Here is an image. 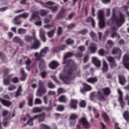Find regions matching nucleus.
<instances>
[{"label": "nucleus", "mask_w": 129, "mask_h": 129, "mask_svg": "<svg viewBox=\"0 0 129 129\" xmlns=\"http://www.w3.org/2000/svg\"><path fill=\"white\" fill-rule=\"evenodd\" d=\"M115 10L113 9L112 10V17L111 19L109 20V25H115L116 27L113 28V31H115L120 27L124 23V15L123 14L120 13L118 17H116L115 14H114Z\"/></svg>", "instance_id": "obj_1"}, {"label": "nucleus", "mask_w": 129, "mask_h": 129, "mask_svg": "<svg viewBox=\"0 0 129 129\" xmlns=\"http://www.w3.org/2000/svg\"><path fill=\"white\" fill-rule=\"evenodd\" d=\"M34 118H39V121L40 122L44 121V119H45V114L36 115L34 116L33 118H31L30 115L27 114L26 116L24 118H22V119L23 121L29 120L27 124L29 125H33V119H34Z\"/></svg>", "instance_id": "obj_2"}, {"label": "nucleus", "mask_w": 129, "mask_h": 129, "mask_svg": "<svg viewBox=\"0 0 129 129\" xmlns=\"http://www.w3.org/2000/svg\"><path fill=\"white\" fill-rule=\"evenodd\" d=\"M75 72V69L72 68L68 71L67 77L64 76L63 75H60L59 77L66 84H69L71 80H72V74Z\"/></svg>", "instance_id": "obj_3"}, {"label": "nucleus", "mask_w": 129, "mask_h": 129, "mask_svg": "<svg viewBox=\"0 0 129 129\" xmlns=\"http://www.w3.org/2000/svg\"><path fill=\"white\" fill-rule=\"evenodd\" d=\"M47 52H48V48L47 47H45L42 49H41L39 53L35 52L34 53V57H35V60H40L41 62L39 66H41L42 64H45V62H44V60L41 59V57H44V56H45V54L47 53Z\"/></svg>", "instance_id": "obj_4"}, {"label": "nucleus", "mask_w": 129, "mask_h": 129, "mask_svg": "<svg viewBox=\"0 0 129 129\" xmlns=\"http://www.w3.org/2000/svg\"><path fill=\"white\" fill-rule=\"evenodd\" d=\"M98 19L99 20V26L100 28H104L105 23L104 22V12L102 10L98 11Z\"/></svg>", "instance_id": "obj_5"}, {"label": "nucleus", "mask_w": 129, "mask_h": 129, "mask_svg": "<svg viewBox=\"0 0 129 129\" xmlns=\"http://www.w3.org/2000/svg\"><path fill=\"white\" fill-rule=\"evenodd\" d=\"M40 46H41V43H40L38 39H35L34 43L31 44L28 48L31 50H37L40 48Z\"/></svg>", "instance_id": "obj_6"}, {"label": "nucleus", "mask_w": 129, "mask_h": 129, "mask_svg": "<svg viewBox=\"0 0 129 129\" xmlns=\"http://www.w3.org/2000/svg\"><path fill=\"white\" fill-rule=\"evenodd\" d=\"M46 92H47L46 88L44 86H40L39 89L37 90L36 95L37 96H42V95H44Z\"/></svg>", "instance_id": "obj_7"}, {"label": "nucleus", "mask_w": 129, "mask_h": 129, "mask_svg": "<svg viewBox=\"0 0 129 129\" xmlns=\"http://www.w3.org/2000/svg\"><path fill=\"white\" fill-rule=\"evenodd\" d=\"M128 60H129V54L124 55L123 57V64L125 68H126V69H127V70H128L129 71V62H128Z\"/></svg>", "instance_id": "obj_8"}, {"label": "nucleus", "mask_w": 129, "mask_h": 129, "mask_svg": "<svg viewBox=\"0 0 129 129\" xmlns=\"http://www.w3.org/2000/svg\"><path fill=\"white\" fill-rule=\"evenodd\" d=\"M79 123H81V124H83V125H84V126H86V128H89V122L87 121V120H86V118H81L79 121Z\"/></svg>", "instance_id": "obj_9"}, {"label": "nucleus", "mask_w": 129, "mask_h": 129, "mask_svg": "<svg viewBox=\"0 0 129 129\" xmlns=\"http://www.w3.org/2000/svg\"><path fill=\"white\" fill-rule=\"evenodd\" d=\"M106 59L107 61L109 62L111 68L116 67V63H115V61H114V58H113V57L111 56H107Z\"/></svg>", "instance_id": "obj_10"}, {"label": "nucleus", "mask_w": 129, "mask_h": 129, "mask_svg": "<svg viewBox=\"0 0 129 129\" xmlns=\"http://www.w3.org/2000/svg\"><path fill=\"white\" fill-rule=\"evenodd\" d=\"M118 93L119 94V101L122 108H123V105H125V103L123 102V100L122 99V92H121L120 90L118 89Z\"/></svg>", "instance_id": "obj_11"}, {"label": "nucleus", "mask_w": 129, "mask_h": 129, "mask_svg": "<svg viewBox=\"0 0 129 129\" xmlns=\"http://www.w3.org/2000/svg\"><path fill=\"white\" fill-rule=\"evenodd\" d=\"M78 116L76 114H71L70 116V119H71L70 124L71 125H74L76 123L75 119L78 118Z\"/></svg>", "instance_id": "obj_12"}, {"label": "nucleus", "mask_w": 129, "mask_h": 129, "mask_svg": "<svg viewBox=\"0 0 129 129\" xmlns=\"http://www.w3.org/2000/svg\"><path fill=\"white\" fill-rule=\"evenodd\" d=\"M88 50L92 54L95 53V52H96V50H97V45H96V44L91 43L88 48Z\"/></svg>", "instance_id": "obj_13"}, {"label": "nucleus", "mask_w": 129, "mask_h": 129, "mask_svg": "<svg viewBox=\"0 0 129 129\" xmlns=\"http://www.w3.org/2000/svg\"><path fill=\"white\" fill-rule=\"evenodd\" d=\"M78 103V101H77V100L72 99L71 100L70 106L71 108H73V109H76V108H77Z\"/></svg>", "instance_id": "obj_14"}, {"label": "nucleus", "mask_w": 129, "mask_h": 129, "mask_svg": "<svg viewBox=\"0 0 129 129\" xmlns=\"http://www.w3.org/2000/svg\"><path fill=\"white\" fill-rule=\"evenodd\" d=\"M39 36L43 42H46V38L45 37V31L43 29H39Z\"/></svg>", "instance_id": "obj_15"}, {"label": "nucleus", "mask_w": 129, "mask_h": 129, "mask_svg": "<svg viewBox=\"0 0 129 129\" xmlns=\"http://www.w3.org/2000/svg\"><path fill=\"white\" fill-rule=\"evenodd\" d=\"M112 54L113 55H118V56H121V50L118 48H114L112 50Z\"/></svg>", "instance_id": "obj_16"}, {"label": "nucleus", "mask_w": 129, "mask_h": 129, "mask_svg": "<svg viewBox=\"0 0 129 129\" xmlns=\"http://www.w3.org/2000/svg\"><path fill=\"white\" fill-rule=\"evenodd\" d=\"M49 66L51 69H55L59 66V63L56 61H52L50 62Z\"/></svg>", "instance_id": "obj_17"}, {"label": "nucleus", "mask_w": 129, "mask_h": 129, "mask_svg": "<svg viewBox=\"0 0 129 129\" xmlns=\"http://www.w3.org/2000/svg\"><path fill=\"white\" fill-rule=\"evenodd\" d=\"M92 61L93 63H94L96 67H100L101 64L100 63V60H99L98 58L96 57H92Z\"/></svg>", "instance_id": "obj_18"}, {"label": "nucleus", "mask_w": 129, "mask_h": 129, "mask_svg": "<svg viewBox=\"0 0 129 129\" xmlns=\"http://www.w3.org/2000/svg\"><path fill=\"white\" fill-rule=\"evenodd\" d=\"M96 98L98 100H100L101 101H102L103 100H105V98L104 97V95L102 94V92L101 91H98L97 93V95H96Z\"/></svg>", "instance_id": "obj_19"}, {"label": "nucleus", "mask_w": 129, "mask_h": 129, "mask_svg": "<svg viewBox=\"0 0 129 129\" xmlns=\"http://www.w3.org/2000/svg\"><path fill=\"white\" fill-rule=\"evenodd\" d=\"M28 17H29V13H24L16 16L14 20V21H18L20 18H24V19H26V18H28Z\"/></svg>", "instance_id": "obj_20"}, {"label": "nucleus", "mask_w": 129, "mask_h": 129, "mask_svg": "<svg viewBox=\"0 0 129 129\" xmlns=\"http://www.w3.org/2000/svg\"><path fill=\"white\" fill-rule=\"evenodd\" d=\"M0 102L3 104L5 106H11L12 105V102L8 101H6L4 99L0 98Z\"/></svg>", "instance_id": "obj_21"}, {"label": "nucleus", "mask_w": 129, "mask_h": 129, "mask_svg": "<svg viewBox=\"0 0 129 129\" xmlns=\"http://www.w3.org/2000/svg\"><path fill=\"white\" fill-rule=\"evenodd\" d=\"M86 22L87 23H91L92 26L93 28H94L95 27V21L94 20H93V18H92L91 17H88L86 20Z\"/></svg>", "instance_id": "obj_22"}, {"label": "nucleus", "mask_w": 129, "mask_h": 129, "mask_svg": "<svg viewBox=\"0 0 129 129\" xmlns=\"http://www.w3.org/2000/svg\"><path fill=\"white\" fill-rule=\"evenodd\" d=\"M90 36L91 38H92L93 41H94V42H97V37L96 36V34H95V33L93 31H91L90 33Z\"/></svg>", "instance_id": "obj_23"}, {"label": "nucleus", "mask_w": 129, "mask_h": 129, "mask_svg": "<svg viewBox=\"0 0 129 129\" xmlns=\"http://www.w3.org/2000/svg\"><path fill=\"white\" fill-rule=\"evenodd\" d=\"M108 70V66H107V63L105 61V60H103V68H102V71L103 72H106Z\"/></svg>", "instance_id": "obj_24"}, {"label": "nucleus", "mask_w": 129, "mask_h": 129, "mask_svg": "<svg viewBox=\"0 0 129 129\" xmlns=\"http://www.w3.org/2000/svg\"><path fill=\"white\" fill-rule=\"evenodd\" d=\"M87 81L89 82V83H95V82H97V78H90L87 79Z\"/></svg>", "instance_id": "obj_25"}, {"label": "nucleus", "mask_w": 129, "mask_h": 129, "mask_svg": "<svg viewBox=\"0 0 129 129\" xmlns=\"http://www.w3.org/2000/svg\"><path fill=\"white\" fill-rule=\"evenodd\" d=\"M113 45V42L111 41V40H108L107 41L106 44V48L108 50V49H110L111 47H112V45Z\"/></svg>", "instance_id": "obj_26"}, {"label": "nucleus", "mask_w": 129, "mask_h": 129, "mask_svg": "<svg viewBox=\"0 0 129 129\" xmlns=\"http://www.w3.org/2000/svg\"><path fill=\"white\" fill-rule=\"evenodd\" d=\"M20 71L22 74V77L21 78H20V80L22 81H24V80H25V79H26V77H27V74H26V73H25V71H24V69H21Z\"/></svg>", "instance_id": "obj_27"}, {"label": "nucleus", "mask_w": 129, "mask_h": 129, "mask_svg": "<svg viewBox=\"0 0 129 129\" xmlns=\"http://www.w3.org/2000/svg\"><path fill=\"white\" fill-rule=\"evenodd\" d=\"M38 19H40V17L38 16V12H36L32 14V16L30 18V21H32V20H38Z\"/></svg>", "instance_id": "obj_28"}, {"label": "nucleus", "mask_w": 129, "mask_h": 129, "mask_svg": "<svg viewBox=\"0 0 129 129\" xmlns=\"http://www.w3.org/2000/svg\"><path fill=\"white\" fill-rule=\"evenodd\" d=\"M119 83L121 84V85H123L125 82L124 77L122 76H119Z\"/></svg>", "instance_id": "obj_29"}, {"label": "nucleus", "mask_w": 129, "mask_h": 129, "mask_svg": "<svg viewBox=\"0 0 129 129\" xmlns=\"http://www.w3.org/2000/svg\"><path fill=\"white\" fill-rule=\"evenodd\" d=\"M72 53L71 52H69L64 54L63 57V61L64 62H63V64H65V63H66V58H69V57H72Z\"/></svg>", "instance_id": "obj_30"}, {"label": "nucleus", "mask_w": 129, "mask_h": 129, "mask_svg": "<svg viewBox=\"0 0 129 129\" xmlns=\"http://www.w3.org/2000/svg\"><path fill=\"white\" fill-rule=\"evenodd\" d=\"M104 95H109L110 94V90L108 88H104L102 90Z\"/></svg>", "instance_id": "obj_31"}, {"label": "nucleus", "mask_w": 129, "mask_h": 129, "mask_svg": "<svg viewBox=\"0 0 129 129\" xmlns=\"http://www.w3.org/2000/svg\"><path fill=\"white\" fill-rule=\"evenodd\" d=\"M83 85L84 89L86 91H90V90L92 89L91 87L87 84H83Z\"/></svg>", "instance_id": "obj_32"}, {"label": "nucleus", "mask_w": 129, "mask_h": 129, "mask_svg": "<svg viewBox=\"0 0 129 129\" xmlns=\"http://www.w3.org/2000/svg\"><path fill=\"white\" fill-rule=\"evenodd\" d=\"M59 102H66L67 101V98L65 96H61L58 98Z\"/></svg>", "instance_id": "obj_33"}, {"label": "nucleus", "mask_w": 129, "mask_h": 129, "mask_svg": "<svg viewBox=\"0 0 129 129\" xmlns=\"http://www.w3.org/2000/svg\"><path fill=\"white\" fill-rule=\"evenodd\" d=\"M41 111H42V110L39 107H35L32 109V112H34V113H37V112H41Z\"/></svg>", "instance_id": "obj_34"}, {"label": "nucleus", "mask_w": 129, "mask_h": 129, "mask_svg": "<svg viewBox=\"0 0 129 129\" xmlns=\"http://www.w3.org/2000/svg\"><path fill=\"white\" fill-rule=\"evenodd\" d=\"M123 116L126 120H128L129 119V113L127 111H125L123 114Z\"/></svg>", "instance_id": "obj_35"}, {"label": "nucleus", "mask_w": 129, "mask_h": 129, "mask_svg": "<svg viewBox=\"0 0 129 129\" xmlns=\"http://www.w3.org/2000/svg\"><path fill=\"white\" fill-rule=\"evenodd\" d=\"M27 31L26 29H24L23 28H19L18 29V33L20 34L21 35H24V34H26Z\"/></svg>", "instance_id": "obj_36"}, {"label": "nucleus", "mask_w": 129, "mask_h": 129, "mask_svg": "<svg viewBox=\"0 0 129 129\" xmlns=\"http://www.w3.org/2000/svg\"><path fill=\"white\" fill-rule=\"evenodd\" d=\"M102 116L106 121H107V120H108L109 119L108 118V116L107 115L106 113H105L104 112H102Z\"/></svg>", "instance_id": "obj_37"}, {"label": "nucleus", "mask_w": 129, "mask_h": 129, "mask_svg": "<svg viewBox=\"0 0 129 129\" xmlns=\"http://www.w3.org/2000/svg\"><path fill=\"white\" fill-rule=\"evenodd\" d=\"M40 129H51L50 126L45 124H41L40 125Z\"/></svg>", "instance_id": "obj_38"}, {"label": "nucleus", "mask_w": 129, "mask_h": 129, "mask_svg": "<svg viewBox=\"0 0 129 129\" xmlns=\"http://www.w3.org/2000/svg\"><path fill=\"white\" fill-rule=\"evenodd\" d=\"M22 91V86H20L18 87V91L16 93L15 97H18L20 94V92Z\"/></svg>", "instance_id": "obj_39"}, {"label": "nucleus", "mask_w": 129, "mask_h": 129, "mask_svg": "<svg viewBox=\"0 0 129 129\" xmlns=\"http://www.w3.org/2000/svg\"><path fill=\"white\" fill-rule=\"evenodd\" d=\"M3 116H10L11 115V113L8 112L7 110H4L3 111Z\"/></svg>", "instance_id": "obj_40"}, {"label": "nucleus", "mask_w": 129, "mask_h": 129, "mask_svg": "<svg viewBox=\"0 0 129 129\" xmlns=\"http://www.w3.org/2000/svg\"><path fill=\"white\" fill-rule=\"evenodd\" d=\"M55 33V30H52L51 31L47 32V36L49 38H52L53 36H54V34Z\"/></svg>", "instance_id": "obj_41"}, {"label": "nucleus", "mask_w": 129, "mask_h": 129, "mask_svg": "<svg viewBox=\"0 0 129 129\" xmlns=\"http://www.w3.org/2000/svg\"><path fill=\"white\" fill-rule=\"evenodd\" d=\"M24 40L27 42H31L32 41V37L29 35H26L24 36Z\"/></svg>", "instance_id": "obj_42"}, {"label": "nucleus", "mask_w": 129, "mask_h": 129, "mask_svg": "<svg viewBox=\"0 0 129 129\" xmlns=\"http://www.w3.org/2000/svg\"><path fill=\"white\" fill-rule=\"evenodd\" d=\"M16 88H17L16 86L11 85L8 87V90H9V91H13V90H15Z\"/></svg>", "instance_id": "obj_43"}, {"label": "nucleus", "mask_w": 129, "mask_h": 129, "mask_svg": "<svg viewBox=\"0 0 129 129\" xmlns=\"http://www.w3.org/2000/svg\"><path fill=\"white\" fill-rule=\"evenodd\" d=\"M66 42L67 45H72L74 43V41L71 39H67Z\"/></svg>", "instance_id": "obj_44"}, {"label": "nucleus", "mask_w": 129, "mask_h": 129, "mask_svg": "<svg viewBox=\"0 0 129 129\" xmlns=\"http://www.w3.org/2000/svg\"><path fill=\"white\" fill-rule=\"evenodd\" d=\"M20 41H21V39L17 36L14 37L13 39L14 43H19Z\"/></svg>", "instance_id": "obj_45"}, {"label": "nucleus", "mask_w": 129, "mask_h": 129, "mask_svg": "<svg viewBox=\"0 0 129 129\" xmlns=\"http://www.w3.org/2000/svg\"><path fill=\"white\" fill-rule=\"evenodd\" d=\"M80 107H85L86 106V104L85 103V101H81V102L79 104Z\"/></svg>", "instance_id": "obj_46"}, {"label": "nucleus", "mask_w": 129, "mask_h": 129, "mask_svg": "<svg viewBox=\"0 0 129 129\" xmlns=\"http://www.w3.org/2000/svg\"><path fill=\"white\" fill-rule=\"evenodd\" d=\"M111 38H116L117 39H119V35L115 32H114L111 35Z\"/></svg>", "instance_id": "obj_47"}, {"label": "nucleus", "mask_w": 129, "mask_h": 129, "mask_svg": "<svg viewBox=\"0 0 129 129\" xmlns=\"http://www.w3.org/2000/svg\"><path fill=\"white\" fill-rule=\"evenodd\" d=\"M8 123H9V121H8V119L4 118L3 122V124L4 126H7Z\"/></svg>", "instance_id": "obj_48"}, {"label": "nucleus", "mask_w": 129, "mask_h": 129, "mask_svg": "<svg viewBox=\"0 0 129 129\" xmlns=\"http://www.w3.org/2000/svg\"><path fill=\"white\" fill-rule=\"evenodd\" d=\"M35 104H42V101L39 98L35 99Z\"/></svg>", "instance_id": "obj_49"}, {"label": "nucleus", "mask_w": 129, "mask_h": 129, "mask_svg": "<svg viewBox=\"0 0 129 129\" xmlns=\"http://www.w3.org/2000/svg\"><path fill=\"white\" fill-rule=\"evenodd\" d=\"M57 110H58V111H63V110H64V106L61 105L58 106Z\"/></svg>", "instance_id": "obj_50"}, {"label": "nucleus", "mask_w": 129, "mask_h": 129, "mask_svg": "<svg viewBox=\"0 0 129 129\" xmlns=\"http://www.w3.org/2000/svg\"><path fill=\"white\" fill-rule=\"evenodd\" d=\"M29 106H33V98H30L28 100Z\"/></svg>", "instance_id": "obj_51"}, {"label": "nucleus", "mask_w": 129, "mask_h": 129, "mask_svg": "<svg viewBox=\"0 0 129 129\" xmlns=\"http://www.w3.org/2000/svg\"><path fill=\"white\" fill-rule=\"evenodd\" d=\"M48 87L49 88H55V86L54 85H53L52 82H49L48 83Z\"/></svg>", "instance_id": "obj_52"}, {"label": "nucleus", "mask_w": 129, "mask_h": 129, "mask_svg": "<svg viewBox=\"0 0 129 129\" xmlns=\"http://www.w3.org/2000/svg\"><path fill=\"white\" fill-rule=\"evenodd\" d=\"M98 54L100 56H103L104 55V50L102 49H100L98 51Z\"/></svg>", "instance_id": "obj_53"}, {"label": "nucleus", "mask_w": 129, "mask_h": 129, "mask_svg": "<svg viewBox=\"0 0 129 129\" xmlns=\"http://www.w3.org/2000/svg\"><path fill=\"white\" fill-rule=\"evenodd\" d=\"M78 48L81 52H84L85 51V47L84 46H79Z\"/></svg>", "instance_id": "obj_54"}, {"label": "nucleus", "mask_w": 129, "mask_h": 129, "mask_svg": "<svg viewBox=\"0 0 129 129\" xmlns=\"http://www.w3.org/2000/svg\"><path fill=\"white\" fill-rule=\"evenodd\" d=\"M12 81L13 83H17L19 82V79L17 77H15L12 79Z\"/></svg>", "instance_id": "obj_55"}, {"label": "nucleus", "mask_w": 129, "mask_h": 129, "mask_svg": "<svg viewBox=\"0 0 129 129\" xmlns=\"http://www.w3.org/2000/svg\"><path fill=\"white\" fill-rule=\"evenodd\" d=\"M9 83H10V79L9 78H8L7 80H4V84L5 85H8V84H9Z\"/></svg>", "instance_id": "obj_56"}, {"label": "nucleus", "mask_w": 129, "mask_h": 129, "mask_svg": "<svg viewBox=\"0 0 129 129\" xmlns=\"http://www.w3.org/2000/svg\"><path fill=\"white\" fill-rule=\"evenodd\" d=\"M61 33H62V28H61V27H59L58 28L57 34L58 35H61Z\"/></svg>", "instance_id": "obj_57"}, {"label": "nucleus", "mask_w": 129, "mask_h": 129, "mask_svg": "<svg viewBox=\"0 0 129 129\" xmlns=\"http://www.w3.org/2000/svg\"><path fill=\"white\" fill-rule=\"evenodd\" d=\"M48 12L47 11L44 10H40V14L41 16H45L46 14H47Z\"/></svg>", "instance_id": "obj_58"}, {"label": "nucleus", "mask_w": 129, "mask_h": 129, "mask_svg": "<svg viewBox=\"0 0 129 129\" xmlns=\"http://www.w3.org/2000/svg\"><path fill=\"white\" fill-rule=\"evenodd\" d=\"M88 30L87 29H84L81 31L82 35H86L87 34Z\"/></svg>", "instance_id": "obj_59"}, {"label": "nucleus", "mask_w": 129, "mask_h": 129, "mask_svg": "<svg viewBox=\"0 0 129 129\" xmlns=\"http://www.w3.org/2000/svg\"><path fill=\"white\" fill-rule=\"evenodd\" d=\"M43 100H44V103H45V104H47V100H48V97H47V96H45L43 97Z\"/></svg>", "instance_id": "obj_60"}, {"label": "nucleus", "mask_w": 129, "mask_h": 129, "mask_svg": "<svg viewBox=\"0 0 129 129\" xmlns=\"http://www.w3.org/2000/svg\"><path fill=\"white\" fill-rule=\"evenodd\" d=\"M49 18V19L46 18L45 19H44V23L45 24H47V23H49V22H50V20L51 18H52V16L50 15Z\"/></svg>", "instance_id": "obj_61"}, {"label": "nucleus", "mask_w": 129, "mask_h": 129, "mask_svg": "<svg viewBox=\"0 0 129 129\" xmlns=\"http://www.w3.org/2000/svg\"><path fill=\"white\" fill-rule=\"evenodd\" d=\"M48 95H55V92L52 91H49L48 92Z\"/></svg>", "instance_id": "obj_62"}, {"label": "nucleus", "mask_w": 129, "mask_h": 129, "mask_svg": "<svg viewBox=\"0 0 129 129\" xmlns=\"http://www.w3.org/2000/svg\"><path fill=\"white\" fill-rule=\"evenodd\" d=\"M58 9L57 8V7H54L50 8V10H51L52 12H56Z\"/></svg>", "instance_id": "obj_63"}, {"label": "nucleus", "mask_w": 129, "mask_h": 129, "mask_svg": "<svg viewBox=\"0 0 129 129\" xmlns=\"http://www.w3.org/2000/svg\"><path fill=\"white\" fill-rule=\"evenodd\" d=\"M58 93H64V89L62 88H59L58 89Z\"/></svg>", "instance_id": "obj_64"}]
</instances>
